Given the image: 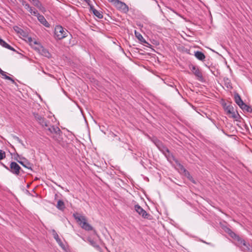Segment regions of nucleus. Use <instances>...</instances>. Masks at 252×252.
<instances>
[{
	"instance_id": "obj_1",
	"label": "nucleus",
	"mask_w": 252,
	"mask_h": 252,
	"mask_svg": "<svg viewBox=\"0 0 252 252\" xmlns=\"http://www.w3.org/2000/svg\"><path fill=\"white\" fill-rule=\"evenodd\" d=\"M73 217L83 229L86 231L93 230V227L87 222V219L85 216L78 213H73Z\"/></svg>"
},
{
	"instance_id": "obj_2",
	"label": "nucleus",
	"mask_w": 252,
	"mask_h": 252,
	"mask_svg": "<svg viewBox=\"0 0 252 252\" xmlns=\"http://www.w3.org/2000/svg\"><path fill=\"white\" fill-rule=\"evenodd\" d=\"M68 32L61 26H56L55 28L54 33L57 39L61 40L67 36Z\"/></svg>"
},
{
	"instance_id": "obj_3",
	"label": "nucleus",
	"mask_w": 252,
	"mask_h": 252,
	"mask_svg": "<svg viewBox=\"0 0 252 252\" xmlns=\"http://www.w3.org/2000/svg\"><path fill=\"white\" fill-rule=\"evenodd\" d=\"M157 146L159 150L165 155V156L168 159H172L176 163V164L178 163V160L175 158V157L171 153H170L167 147H166L161 143H160L159 144L157 145Z\"/></svg>"
},
{
	"instance_id": "obj_4",
	"label": "nucleus",
	"mask_w": 252,
	"mask_h": 252,
	"mask_svg": "<svg viewBox=\"0 0 252 252\" xmlns=\"http://www.w3.org/2000/svg\"><path fill=\"white\" fill-rule=\"evenodd\" d=\"M189 68L192 73L195 76L198 81L201 82H205V79L203 76L202 73L198 67L190 64L189 65Z\"/></svg>"
},
{
	"instance_id": "obj_5",
	"label": "nucleus",
	"mask_w": 252,
	"mask_h": 252,
	"mask_svg": "<svg viewBox=\"0 0 252 252\" xmlns=\"http://www.w3.org/2000/svg\"><path fill=\"white\" fill-rule=\"evenodd\" d=\"M32 115L36 121L43 127L48 126L49 121L37 113L33 112Z\"/></svg>"
},
{
	"instance_id": "obj_6",
	"label": "nucleus",
	"mask_w": 252,
	"mask_h": 252,
	"mask_svg": "<svg viewBox=\"0 0 252 252\" xmlns=\"http://www.w3.org/2000/svg\"><path fill=\"white\" fill-rule=\"evenodd\" d=\"M8 170L13 174L18 176L20 175L21 167L17 162L11 161L9 166H8Z\"/></svg>"
},
{
	"instance_id": "obj_7",
	"label": "nucleus",
	"mask_w": 252,
	"mask_h": 252,
	"mask_svg": "<svg viewBox=\"0 0 252 252\" xmlns=\"http://www.w3.org/2000/svg\"><path fill=\"white\" fill-rule=\"evenodd\" d=\"M44 129L47 131V134L48 135L53 133L60 135L61 133H62L61 129L58 126H49L48 125V127H45Z\"/></svg>"
},
{
	"instance_id": "obj_8",
	"label": "nucleus",
	"mask_w": 252,
	"mask_h": 252,
	"mask_svg": "<svg viewBox=\"0 0 252 252\" xmlns=\"http://www.w3.org/2000/svg\"><path fill=\"white\" fill-rule=\"evenodd\" d=\"M134 209L136 212L144 219H149L150 215L148 214L139 205L136 204L134 206Z\"/></svg>"
},
{
	"instance_id": "obj_9",
	"label": "nucleus",
	"mask_w": 252,
	"mask_h": 252,
	"mask_svg": "<svg viewBox=\"0 0 252 252\" xmlns=\"http://www.w3.org/2000/svg\"><path fill=\"white\" fill-rule=\"evenodd\" d=\"M23 159L24 160H18V159H17L15 157V160H17V161L18 163H19L21 165H22L23 166H24L29 169L32 170V166L33 165L32 164L30 163L27 159H26L24 158H23Z\"/></svg>"
},
{
	"instance_id": "obj_10",
	"label": "nucleus",
	"mask_w": 252,
	"mask_h": 252,
	"mask_svg": "<svg viewBox=\"0 0 252 252\" xmlns=\"http://www.w3.org/2000/svg\"><path fill=\"white\" fill-rule=\"evenodd\" d=\"M177 164L180 167L181 170L184 171L185 176L192 183L195 184V180L193 179V177L190 175L189 172L184 168V166L178 162Z\"/></svg>"
},
{
	"instance_id": "obj_11",
	"label": "nucleus",
	"mask_w": 252,
	"mask_h": 252,
	"mask_svg": "<svg viewBox=\"0 0 252 252\" xmlns=\"http://www.w3.org/2000/svg\"><path fill=\"white\" fill-rule=\"evenodd\" d=\"M232 238L237 241V243L235 244L239 248L246 242V241L244 239L240 237L237 234H236L235 236H234V237Z\"/></svg>"
},
{
	"instance_id": "obj_12",
	"label": "nucleus",
	"mask_w": 252,
	"mask_h": 252,
	"mask_svg": "<svg viewBox=\"0 0 252 252\" xmlns=\"http://www.w3.org/2000/svg\"><path fill=\"white\" fill-rule=\"evenodd\" d=\"M52 235L53 236L54 238L56 240L58 244L59 245V246L62 248L63 249L64 248V245L62 242L61 239L59 238V236L56 231L53 229L52 231Z\"/></svg>"
},
{
	"instance_id": "obj_13",
	"label": "nucleus",
	"mask_w": 252,
	"mask_h": 252,
	"mask_svg": "<svg viewBox=\"0 0 252 252\" xmlns=\"http://www.w3.org/2000/svg\"><path fill=\"white\" fill-rule=\"evenodd\" d=\"M38 51L41 55L46 58H50L51 57V54L49 53L48 50L42 46L38 49Z\"/></svg>"
},
{
	"instance_id": "obj_14",
	"label": "nucleus",
	"mask_w": 252,
	"mask_h": 252,
	"mask_svg": "<svg viewBox=\"0 0 252 252\" xmlns=\"http://www.w3.org/2000/svg\"><path fill=\"white\" fill-rule=\"evenodd\" d=\"M240 249L243 252H252V246L246 242L240 248Z\"/></svg>"
},
{
	"instance_id": "obj_15",
	"label": "nucleus",
	"mask_w": 252,
	"mask_h": 252,
	"mask_svg": "<svg viewBox=\"0 0 252 252\" xmlns=\"http://www.w3.org/2000/svg\"><path fill=\"white\" fill-rule=\"evenodd\" d=\"M135 36L137 38V39L140 41L141 43H145L146 44L145 46L147 47H150L151 46V45L149 43L146 42V41L145 40V39L143 38L142 35L138 32L135 31Z\"/></svg>"
},
{
	"instance_id": "obj_16",
	"label": "nucleus",
	"mask_w": 252,
	"mask_h": 252,
	"mask_svg": "<svg viewBox=\"0 0 252 252\" xmlns=\"http://www.w3.org/2000/svg\"><path fill=\"white\" fill-rule=\"evenodd\" d=\"M90 10L98 19H102L103 18L102 13L95 9L93 5H90Z\"/></svg>"
},
{
	"instance_id": "obj_17",
	"label": "nucleus",
	"mask_w": 252,
	"mask_h": 252,
	"mask_svg": "<svg viewBox=\"0 0 252 252\" xmlns=\"http://www.w3.org/2000/svg\"><path fill=\"white\" fill-rule=\"evenodd\" d=\"M234 98L235 103L240 107L243 103L244 102L241 99L240 95L237 93H235L234 94Z\"/></svg>"
},
{
	"instance_id": "obj_18",
	"label": "nucleus",
	"mask_w": 252,
	"mask_h": 252,
	"mask_svg": "<svg viewBox=\"0 0 252 252\" xmlns=\"http://www.w3.org/2000/svg\"><path fill=\"white\" fill-rule=\"evenodd\" d=\"M37 19L41 23L42 25H43L44 26L46 27H49V24L48 23L45 17L40 14L37 15Z\"/></svg>"
},
{
	"instance_id": "obj_19",
	"label": "nucleus",
	"mask_w": 252,
	"mask_h": 252,
	"mask_svg": "<svg viewBox=\"0 0 252 252\" xmlns=\"http://www.w3.org/2000/svg\"><path fill=\"white\" fill-rule=\"evenodd\" d=\"M109 2H112L113 5L119 10L122 8V5H123V2L119 0H108Z\"/></svg>"
},
{
	"instance_id": "obj_20",
	"label": "nucleus",
	"mask_w": 252,
	"mask_h": 252,
	"mask_svg": "<svg viewBox=\"0 0 252 252\" xmlns=\"http://www.w3.org/2000/svg\"><path fill=\"white\" fill-rule=\"evenodd\" d=\"M223 108L225 111L226 112L227 114L232 113V111L234 109L233 106L231 104L227 105L226 103L222 104Z\"/></svg>"
},
{
	"instance_id": "obj_21",
	"label": "nucleus",
	"mask_w": 252,
	"mask_h": 252,
	"mask_svg": "<svg viewBox=\"0 0 252 252\" xmlns=\"http://www.w3.org/2000/svg\"><path fill=\"white\" fill-rule=\"evenodd\" d=\"M87 240V241L90 243V244L93 247L95 248L96 250H100L101 249L100 246L97 244V243L93 239H92L91 237H88Z\"/></svg>"
},
{
	"instance_id": "obj_22",
	"label": "nucleus",
	"mask_w": 252,
	"mask_h": 252,
	"mask_svg": "<svg viewBox=\"0 0 252 252\" xmlns=\"http://www.w3.org/2000/svg\"><path fill=\"white\" fill-rule=\"evenodd\" d=\"M0 45H1L2 47L6 48L10 50L16 52V50L14 49V48H13L10 45L7 44L6 42H5L3 40H2L1 38H0Z\"/></svg>"
},
{
	"instance_id": "obj_23",
	"label": "nucleus",
	"mask_w": 252,
	"mask_h": 252,
	"mask_svg": "<svg viewBox=\"0 0 252 252\" xmlns=\"http://www.w3.org/2000/svg\"><path fill=\"white\" fill-rule=\"evenodd\" d=\"M194 56L198 60L200 61H203L205 58V56L204 53L199 51L194 52Z\"/></svg>"
},
{
	"instance_id": "obj_24",
	"label": "nucleus",
	"mask_w": 252,
	"mask_h": 252,
	"mask_svg": "<svg viewBox=\"0 0 252 252\" xmlns=\"http://www.w3.org/2000/svg\"><path fill=\"white\" fill-rule=\"evenodd\" d=\"M240 107L243 110V111H246L249 113L252 112V108L251 106L247 105L244 102L241 106H240Z\"/></svg>"
},
{
	"instance_id": "obj_25",
	"label": "nucleus",
	"mask_w": 252,
	"mask_h": 252,
	"mask_svg": "<svg viewBox=\"0 0 252 252\" xmlns=\"http://www.w3.org/2000/svg\"><path fill=\"white\" fill-rule=\"evenodd\" d=\"M56 207L59 210L63 211L65 208L64 202L62 200H59Z\"/></svg>"
},
{
	"instance_id": "obj_26",
	"label": "nucleus",
	"mask_w": 252,
	"mask_h": 252,
	"mask_svg": "<svg viewBox=\"0 0 252 252\" xmlns=\"http://www.w3.org/2000/svg\"><path fill=\"white\" fill-rule=\"evenodd\" d=\"M223 81L224 83V85L228 89H232V87L231 85L230 80L227 77H224L223 78Z\"/></svg>"
},
{
	"instance_id": "obj_27",
	"label": "nucleus",
	"mask_w": 252,
	"mask_h": 252,
	"mask_svg": "<svg viewBox=\"0 0 252 252\" xmlns=\"http://www.w3.org/2000/svg\"><path fill=\"white\" fill-rule=\"evenodd\" d=\"M33 4L40 10L43 8L41 2L39 0H32Z\"/></svg>"
},
{
	"instance_id": "obj_28",
	"label": "nucleus",
	"mask_w": 252,
	"mask_h": 252,
	"mask_svg": "<svg viewBox=\"0 0 252 252\" xmlns=\"http://www.w3.org/2000/svg\"><path fill=\"white\" fill-rule=\"evenodd\" d=\"M224 231L229 234V235L231 237L233 238L234 236H235L236 233L234 232L231 229H230L228 227H225L224 228Z\"/></svg>"
},
{
	"instance_id": "obj_29",
	"label": "nucleus",
	"mask_w": 252,
	"mask_h": 252,
	"mask_svg": "<svg viewBox=\"0 0 252 252\" xmlns=\"http://www.w3.org/2000/svg\"><path fill=\"white\" fill-rule=\"evenodd\" d=\"M24 40L29 42L31 45H32V44H37V43L36 41H33L32 38L31 36H28V37H26V38H24Z\"/></svg>"
},
{
	"instance_id": "obj_30",
	"label": "nucleus",
	"mask_w": 252,
	"mask_h": 252,
	"mask_svg": "<svg viewBox=\"0 0 252 252\" xmlns=\"http://www.w3.org/2000/svg\"><path fill=\"white\" fill-rule=\"evenodd\" d=\"M128 6L125 3H124L120 10H121L124 13H126L128 11Z\"/></svg>"
},
{
	"instance_id": "obj_31",
	"label": "nucleus",
	"mask_w": 252,
	"mask_h": 252,
	"mask_svg": "<svg viewBox=\"0 0 252 252\" xmlns=\"http://www.w3.org/2000/svg\"><path fill=\"white\" fill-rule=\"evenodd\" d=\"M230 114H232V117L235 119H237L238 117L240 118V115L238 114V113L237 112L236 113L235 112L234 110L233 109L232 111V113H230Z\"/></svg>"
},
{
	"instance_id": "obj_32",
	"label": "nucleus",
	"mask_w": 252,
	"mask_h": 252,
	"mask_svg": "<svg viewBox=\"0 0 252 252\" xmlns=\"http://www.w3.org/2000/svg\"><path fill=\"white\" fill-rule=\"evenodd\" d=\"M6 157L5 152L1 150H0V160L4 159Z\"/></svg>"
},
{
	"instance_id": "obj_33",
	"label": "nucleus",
	"mask_w": 252,
	"mask_h": 252,
	"mask_svg": "<svg viewBox=\"0 0 252 252\" xmlns=\"http://www.w3.org/2000/svg\"><path fill=\"white\" fill-rule=\"evenodd\" d=\"M20 35L22 36L24 38L28 37L29 35L27 32L24 31L23 30L21 31V32L19 33Z\"/></svg>"
},
{
	"instance_id": "obj_34",
	"label": "nucleus",
	"mask_w": 252,
	"mask_h": 252,
	"mask_svg": "<svg viewBox=\"0 0 252 252\" xmlns=\"http://www.w3.org/2000/svg\"><path fill=\"white\" fill-rule=\"evenodd\" d=\"M32 15H34V16H36L37 17V15L38 14H40L39 13H38V11L37 10H36L35 8H32V11L30 10L29 11Z\"/></svg>"
},
{
	"instance_id": "obj_35",
	"label": "nucleus",
	"mask_w": 252,
	"mask_h": 252,
	"mask_svg": "<svg viewBox=\"0 0 252 252\" xmlns=\"http://www.w3.org/2000/svg\"><path fill=\"white\" fill-rule=\"evenodd\" d=\"M13 138L17 141L19 143L21 144L22 145H24V144L23 143V141L21 139H20L18 136L16 135H14L13 136Z\"/></svg>"
},
{
	"instance_id": "obj_36",
	"label": "nucleus",
	"mask_w": 252,
	"mask_h": 252,
	"mask_svg": "<svg viewBox=\"0 0 252 252\" xmlns=\"http://www.w3.org/2000/svg\"><path fill=\"white\" fill-rule=\"evenodd\" d=\"M13 28H14V30L15 31V32H16L18 33H19L21 32V31H22L23 30V29H21L20 28H19L18 26H15V27H14Z\"/></svg>"
},
{
	"instance_id": "obj_37",
	"label": "nucleus",
	"mask_w": 252,
	"mask_h": 252,
	"mask_svg": "<svg viewBox=\"0 0 252 252\" xmlns=\"http://www.w3.org/2000/svg\"><path fill=\"white\" fill-rule=\"evenodd\" d=\"M24 7L25 8L28 10L29 11H30V10L32 11V8L30 6V5L28 3H27V4H25V6Z\"/></svg>"
},
{
	"instance_id": "obj_38",
	"label": "nucleus",
	"mask_w": 252,
	"mask_h": 252,
	"mask_svg": "<svg viewBox=\"0 0 252 252\" xmlns=\"http://www.w3.org/2000/svg\"><path fill=\"white\" fill-rule=\"evenodd\" d=\"M19 1L24 6H25V4H27V2L25 0H19Z\"/></svg>"
},
{
	"instance_id": "obj_39",
	"label": "nucleus",
	"mask_w": 252,
	"mask_h": 252,
	"mask_svg": "<svg viewBox=\"0 0 252 252\" xmlns=\"http://www.w3.org/2000/svg\"><path fill=\"white\" fill-rule=\"evenodd\" d=\"M170 86L174 88L176 91L178 93V94H180L178 90L176 88V86L174 85V83H172V84L170 85Z\"/></svg>"
},
{
	"instance_id": "obj_40",
	"label": "nucleus",
	"mask_w": 252,
	"mask_h": 252,
	"mask_svg": "<svg viewBox=\"0 0 252 252\" xmlns=\"http://www.w3.org/2000/svg\"><path fill=\"white\" fill-rule=\"evenodd\" d=\"M16 158L17 159H18L17 158H19V160H21L22 159H23V158H21L20 155L18 154V153H16V155H15L14 156V158Z\"/></svg>"
},
{
	"instance_id": "obj_41",
	"label": "nucleus",
	"mask_w": 252,
	"mask_h": 252,
	"mask_svg": "<svg viewBox=\"0 0 252 252\" xmlns=\"http://www.w3.org/2000/svg\"><path fill=\"white\" fill-rule=\"evenodd\" d=\"M0 75L1 76V77L3 78H5V76H7L6 74V72H4V71H3V72H2L1 74H0Z\"/></svg>"
},
{
	"instance_id": "obj_42",
	"label": "nucleus",
	"mask_w": 252,
	"mask_h": 252,
	"mask_svg": "<svg viewBox=\"0 0 252 252\" xmlns=\"http://www.w3.org/2000/svg\"><path fill=\"white\" fill-rule=\"evenodd\" d=\"M0 164L1 165L4 167L6 169H7L8 170V166L5 165L4 164H3L2 162H0Z\"/></svg>"
},
{
	"instance_id": "obj_43",
	"label": "nucleus",
	"mask_w": 252,
	"mask_h": 252,
	"mask_svg": "<svg viewBox=\"0 0 252 252\" xmlns=\"http://www.w3.org/2000/svg\"><path fill=\"white\" fill-rule=\"evenodd\" d=\"M5 79H6V80H10L11 81L12 80V78L8 76H5V78H4Z\"/></svg>"
},
{
	"instance_id": "obj_44",
	"label": "nucleus",
	"mask_w": 252,
	"mask_h": 252,
	"mask_svg": "<svg viewBox=\"0 0 252 252\" xmlns=\"http://www.w3.org/2000/svg\"><path fill=\"white\" fill-rule=\"evenodd\" d=\"M86 2V3H87V4L90 6V5H92L91 4H90V0H84Z\"/></svg>"
},
{
	"instance_id": "obj_45",
	"label": "nucleus",
	"mask_w": 252,
	"mask_h": 252,
	"mask_svg": "<svg viewBox=\"0 0 252 252\" xmlns=\"http://www.w3.org/2000/svg\"><path fill=\"white\" fill-rule=\"evenodd\" d=\"M25 173V172L23 171V170L21 168V170H20V175H21L22 174H24Z\"/></svg>"
},
{
	"instance_id": "obj_46",
	"label": "nucleus",
	"mask_w": 252,
	"mask_h": 252,
	"mask_svg": "<svg viewBox=\"0 0 252 252\" xmlns=\"http://www.w3.org/2000/svg\"><path fill=\"white\" fill-rule=\"evenodd\" d=\"M11 81L12 82V83L13 84H16L15 81L12 78V80H11Z\"/></svg>"
},
{
	"instance_id": "obj_47",
	"label": "nucleus",
	"mask_w": 252,
	"mask_h": 252,
	"mask_svg": "<svg viewBox=\"0 0 252 252\" xmlns=\"http://www.w3.org/2000/svg\"><path fill=\"white\" fill-rule=\"evenodd\" d=\"M3 70H2L0 68V74L2 72H3Z\"/></svg>"
},
{
	"instance_id": "obj_48",
	"label": "nucleus",
	"mask_w": 252,
	"mask_h": 252,
	"mask_svg": "<svg viewBox=\"0 0 252 252\" xmlns=\"http://www.w3.org/2000/svg\"><path fill=\"white\" fill-rule=\"evenodd\" d=\"M117 140H118V141H121V138H120V137H118V138H117Z\"/></svg>"
},
{
	"instance_id": "obj_49",
	"label": "nucleus",
	"mask_w": 252,
	"mask_h": 252,
	"mask_svg": "<svg viewBox=\"0 0 252 252\" xmlns=\"http://www.w3.org/2000/svg\"><path fill=\"white\" fill-rule=\"evenodd\" d=\"M112 135L114 137H116V135L115 134H114V133H112Z\"/></svg>"
},
{
	"instance_id": "obj_50",
	"label": "nucleus",
	"mask_w": 252,
	"mask_h": 252,
	"mask_svg": "<svg viewBox=\"0 0 252 252\" xmlns=\"http://www.w3.org/2000/svg\"><path fill=\"white\" fill-rule=\"evenodd\" d=\"M94 231L95 233H96V231L95 230H94Z\"/></svg>"
},
{
	"instance_id": "obj_51",
	"label": "nucleus",
	"mask_w": 252,
	"mask_h": 252,
	"mask_svg": "<svg viewBox=\"0 0 252 252\" xmlns=\"http://www.w3.org/2000/svg\"><path fill=\"white\" fill-rule=\"evenodd\" d=\"M27 188H29V185H28L27 186Z\"/></svg>"
},
{
	"instance_id": "obj_52",
	"label": "nucleus",
	"mask_w": 252,
	"mask_h": 252,
	"mask_svg": "<svg viewBox=\"0 0 252 252\" xmlns=\"http://www.w3.org/2000/svg\"><path fill=\"white\" fill-rule=\"evenodd\" d=\"M27 192H28V193H29V194H30V193L29 192V190H27Z\"/></svg>"
}]
</instances>
